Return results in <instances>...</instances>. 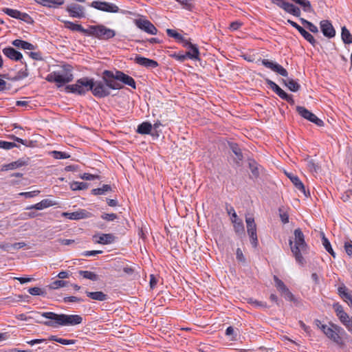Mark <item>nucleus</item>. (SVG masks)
<instances>
[{
	"mask_svg": "<svg viewBox=\"0 0 352 352\" xmlns=\"http://www.w3.org/2000/svg\"><path fill=\"white\" fill-rule=\"evenodd\" d=\"M41 316L51 321H45L43 324L48 327L74 326L82 322V318L79 315L58 314L54 312H43Z\"/></svg>",
	"mask_w": 352,
	"mask_h": 352,
	"instance_id": "obj_1",
	"label": "nucleus"
},
{
	"mask_svg": "<svg viewBox=\"0 0 352 352\" xmlns=\"http://www.w3.org/2000/svg\"><path fill=\"white\" fill-rule=\"evenodd\" d=\"M289 245L296 261L303 265L305 263L303 254L307 252L308 246L305 241V235L300 228L294 231V237L289 239Z\"/></svg>",
	"mask_w": 352,
	"mask_h": 352,
	"instance_id": "obj_2",
	"label": "nucleus"
},
{
	"mask_svg": "<svg viewBox=\"0 0 352 352\" xmlns=\"http://www.w3.org/2000/svg\"><path fill=\"white\" fill-rule=\"evenodd\" d=\"M73 78L72 67L69 65H64L61 70L52 72L46 77L48 82H56L58 87L72 81Z\"/></svg>",
	"mask_w": 352,
	"mask_h": 352,
	"instance_id": "obj_3",
	"label": "nucleus"
},
{
	"mask_svg": "<svg viewBox=\"0 0 352 352\" xmlns=\"http://www.w3.org/2000/svg\"><path fill=\"white\" fill-rule=\"evenodd\" d=\"M322 331L331 340L339 346H343L344 342L342 336L346 334L345 331L340 326L329 322L327 327H322Z\"/></svg>",
	"mask_w": 352,
	"mask_h": 352,
	"instance_id": "obj_4",
	"label": "nucleus"
},
{
	"mask_svg": "<svg viewBox=\"0 0 352 352\" xmlns=\"http://www.w3.org/2000/svg\"><path fill=\"white\" fill-rule=\"evenodd\" d=\"M100 40H108L115 36L116 32L103 25H89L88 34Z\"/></svg>",
	"mask_w": 352,
	"mask_h": 352,
	"instance_id": "obj_5",
	"label": "nucleus"
},
{
	"mask_svg": "<svg viewBox=\"0 0 352 352\" xmlns=\"http://www.w3.org/2000/svg\"><path fill=\"white\" fill-rule=\"evenodd\" d=\"M90 78L87 77L78 79L75 84L67 85L65 89L69 93L85 95L90 91Z\"/></svg>",
	"mask_w": 352,
	"mask_h": 352,
	"instance_id": "obj_6",
	"label": "nucleus"
},
{
	"mask_svg": "<svg viewBox=\"0 0 352 352\" xmlns=\"http://www.w3.org/2000/svg\"><path fill=\"white\" fill-rule=\"evenodd\" d=\"M90 91L93 95L97 98H105L110 95L111 92L104 80L94 81L93 78H90Z\"/></svg>",
	"mask_w": 352,
	"mask_h": 352,
	"instance_id": "obj_7",
	"label": "nucleus"
},
{
	"mask_svg": "<svg viewBox=\"0 0 352 352\" xmlns=\"http://www.w3.org/2000/svg\"><path fill=\"white\" fill-rule=\"evenodd\" d=\"M102 79L104 80L108 89H121L123 85L119 82L117 78V70L113 72L110 70H104L102 72Z\"/></svg>",
	"mask_w": 352,
	"mask_h": 352,
	"instance_id": "obj_8",
	"label": "nucleus"
},
{
	"mask_svg": "<svg viewBox=\"0 0 352 352\" xmlns=\"http://www.w3.org/2000/svg\"><path fill=\"white\" fill-rule=\"evenodd\" d=\"M91 6L107 12L117 13L120 12L119 8L116 4L107 1H94L91 3Z\"/></svg>",
	"mask_w": 352,
	"mask_h": 352,
	"instance_id": "obj_9",
	"label": "nucleus"
},
{
	"mask_svg": "<svg viewBox=\"0 0 352 352\" xmlns=\"http://www.w3.org/2000/svg\"><path fill=\"white\" fill-rule=\"evenodd\" d=\"M65 10L71 17L78 19H82L85 17V8L84 6L78 3H69L67 5Z\"/></svg>",
	"mask_w": 352,
	"mask_h": 352,
	"instance_id": "obj_10",
	"label": "nucleus"
},
{
	"mask_svg": "<svg viewBox=\"0 0 352 352\" xmlns=\"http://www.w3.org/2000/svg\"><path fill=\"white\" fill-rule=\"evenodd\" d=\"M297 112L305 119L314 123L318 126L324 125V122L318 118L314 113L309 111L304 107L298 106L296 107Z\"/></svg>",
	"mask_w": 352,
	"mask_h": 352,
	"instance_id": "obj_11",
	"label": "nucleus"
},
{
	"mask_svg": "<svg viewBox=\"0 0 352 352\" xmlns=\"http://www.w3.org/2000/svg\"><path fill=\"white\" fill-rule=\"evenodd\" d=\"M135 24L138 28L149 34L155 35L157 33V28L148 20L138 19L135 21Z\"/></svg>",
	"mask_w": 352,
	"mask_h": 352,
	"instance_id": "obj_12",
	"label": "nucleus"
},
{
	"mask_svg": "<svg viewBox=\"0 0 352 352\" xmlns=\"http://www.w3.org/2000/svg\"><path fill=\"white\" fill-rule=\"evenodd\" d=\"M261 63L265 67L270 69L273 72L278 73L282 76L286 77L288 76L287 71L280 65L275 62H273L268 59H263L261 60Z\"/></svg>",
	"mask_w": 352,
	"mask_h": 352,
	"instance_id": "obj_13",
	"label": "nucleus"
},
{
	"mask_svg": "<svg viewBox=\"0 0 352 352\" xmlns=\"http://www.w3.org/2000/svg\"><path fill=\"white\" fill-rule=\"evenodd\" d=\"M62 215L71 220H79L92 217L91 212L84 209H80L73 212H63Z\"/></svg>",
	"mask_w": 352,
	"mask_h": 352,
	"instance_id": "obj_14",
	"label": "nucleus"
},
{
	"mask_svg": "<svg viewBox=\"0 0 352 352\" xmlns=\"http://www.w3.org/2000/svg\"><path fill=\"white\" fill-rule=\"evenodd\" d=\"M134 61L136 64L144 67L147 69H153L158 67V63L153 59L145 58L140 55H136Z\"/></svg>",
	"mask_w": 352,
	"mask_h": 352,
	"instance_id": "obj_15",
	"label": "nucleus"
},
{
	"mask_svg": "<svg viewBox=\"0 0 352 352\" xmlns=\"http://www.w3.org/2000/svg\"><path fill=\"white\" fill-rule=\"evenodd\" d=\"M320 26L323 35L327 38H333L336 35V30L331 23L328 20L321 21Z\"/></svg>",
	"mask_w": 352,
	"mask_h": 352,
	"instance_id": "obj_16",
	"label": "nucleus"
},
{
	"mask_svg": "<svg viewBox=\"0 0 352 352\" xmlns=\"http://www.w3.org/2000/svg\"><path fill=\"white\" fill-rule=\"evenodd\" d=\"M28 162L29 158H20L15 162H12L10 164L3 165L1 167V170L7 171L10 170H14L15 168L28 165Z\"/></svg>",
	"mask_w": 352,
	"mask_h": 352,
	"instance_id": "obj_17",
	"label": "nucleus"
},
{
	"mask_svg": "<svg viewBox=\"0 0 352 352\" xmlns=\"http://www.w3.org/2000/svg\"><path fill=\"white\" fill-rule=\"evenodd\" d=\"M3 54L12 60H20L23 58L22 54L12 47H7L3 49Z\"/></svg>",
	"mask_w": 352,
	"mask_h": 352,
	"instance_id": "obj_18",
	"label": "nucleus"
},
{
	"mask_svg": "<svg viewBox=\"0 0 352 352\" xmlns=\"http://www.w3.org/2000/svg\"><path fill=\"white\" fill-rule=\"evenodd\" d=\"M117 78L121 84L124 83L131 87L133 89H135V82L131 76L125 74L124 72L121 71L117 70Z\"/></svg>",
	"mask_w": 352,
	"mask_h": 352,
	"instance_id": "obj_19",
	"label": "nucleus"
},
{
	"mask_svg": "<svg viewBox=\"0 0 352 352\" xmlns=\"http://www.w3.org/2000/svg\"><path fill=\"white\" fill-rule=\"evenodd\" d=\"M54 205H55V203L53 201H52L50 199H43L41 201H40L36 204L28 206L26 208V209L27 210L36 209V210H41L49 208L50 206H53Z\"/></svg>",
	"mask_w": 352,
	"mask_h": 352,
	"instance_id": "obj_20",
	"label": "nucleus"
},
{
	"mask_svg": "<svg viewBox=\"0 0 352 352\" xmlns=\"http://www.w3.org/2000/svg\"><path fill=\"white\" fill-rule=\"evenodd\" d=\"M287 177L290 179L291 182L295 186L296 189H298L301 192L304 193L305 195L307 196L305 187L304 184L302 183V182L300 180L298 177L296 175H294L292 173L287 174Z\"/></svg>",
	"mask_w": 352,
	"mask_h": 352,
	"instance_id": "obj_21",
	"label": "nucleus"
},
{
	"mask_svg": "<svg viewBox=\"0 0 352 352\" xmlns=\"http://www.w3.org/2000/svg\"><path fill=\"white\" fill-rule=\"evenodd\" d=\"M12 44L17 48L23 49V50H33L35 49V46L32 43L21 40V39H15L12 42Z\"/></svg>",
	"mask_w": 352,
	"mask_h": 352,
	"instance_id": "obj_22",
	"label": "nucleus"
},
{
	"mask_svg": "<svg viewBox=\"0 0 352 352\" xmlns=\"http://www.w3.org/2000/svg\"><path fill=\"white\" fill-rule=\"evenodd\" d=\"M65 27L72 31H77L85 34H88V28L85 29L81 25L76 24L73 22L65 21H64Z\"/></svg>",
	"mask_w": 352,
	"mask_h": 352,
	"instance_id": "obj_23",
	"label": "nucleus"
},
{
	"mask_svg": "<svg viewBox=\"0 0 352 352\" xmlns=\"http://www.w3.org/2000/svg\"><path fill=\"white\" fill-rule=\"evenodd\" d=\"M87 296L90 298L98 301H104L107 300L108 296L102 292H85Z\"/></svg>",
	"mask_w": 352,
	"mask_h": 352,
	"instance_id": "obj_24",
	"label": "nucleus"
},
{
	"mask_svg": "<svg viewBox=\"0 0 352 352\" xmlns=\"http://www.w3.org/2000/svg\"><path fill=\"white\" fill-rule=\"evenodd\" d=\"M273 3L283 9L285 12L291 14L295 6L284 0H273Z\"/></svg>",
	"mask_w": 352,
	"mask_h": 352,
	"instance_id": "obj_25",
	"label": "nucleus"
},
{
	"mask_svg": "<svg viewBox=\"0 0 352 352\" xmlns=\"http://www.w3.org/2000/svg\"><path fill=\"white\" fill-rule=\"evenodd\" d=\"M273 3L283 9L285 12L291 14L295 6L284 0H273Z\"/></svg>",
	"mask_w": 352,
	"mask_h": 352,
	"instance_id": "obj_26",
	"label": "nucleus"
},
{
	"mask_svg": "<svg viewBox=\"0 0 352 352\" xmlns=\"http://www.w3.org/2000/svg\"><path fill=\"white\" fill-rule=\"evenodd\" d=\"M153 126L148 122H144L138 126L136 130L137 133L142 135L150 134L152 130Z\"/></svg>",
	"mask_w": 352,
	"mask_h": 352,
	"instance_id": "obj_27",
	"label": "nucleus"
},
{
	"mask_svg": "<svg viewBox=\"0 0 352 352\" xmlns=\"http://www.w3.org/2000/svg\"><path fill=\"white\" fill-rule=\"evenodd\" d=\"M36 3L49 8L56 7L64 3V0H34Z\"/></svg>",
	"mask_w": 352,
	"mask_h": 352,
	"instance_id": "obj_28",
	"label": "nucleus"
},
{
	"mask_svg": "<svg viewBox=\"0 0 352 352\" xmlns=\"http://www.w3.org/2000/svg\"><path fill=\"white\" fill-rule=\"evenodd\" d=\"M280 98L283 100H286L287 102H289L290 104H293L294 102L292 96L287 94L286 92H285L279 86L276 88V89L274 91Z\"/></svg>",
	"mask_w": 352,
	"mask_h": 352,
	"instance_id": "obj_29",
	"label": "nucleus"
},
{
	"mask_svg": "<svg viewBox=\"0 0 352 352\" xmlns=\"http://www.w3.org/2000/svg\"><path fill=\"white\" fill-rule=\"evenodd\" d=\"M283 81L284 84L288 87V89L292 91L296 92L300 88V85L292 78L283 80Z\"/></svg>",
	"mask_w": 352,
	"mask_h": 352,
	"instance_id": "obj_30",
	"label": "nucleus"
},
{
	"mask_svg": "<svg viewBox=\"0 0 352 352\" xmlns=\"http://www.w3.org/2000/svg\"><path fill=\"white\" fill-rule=\"evenodd\" d=\"M341 38L344 44L352 43V34L345 26L342 28Z\"/></svg>",
	"mask_w": 352,
	"mask_h": 352,
	"instance_id": "obj_31",
	"label": "nucleus"
},
{
	"mask_svg": "<svg viewBox=\"0 0 352 352\" xmlns=\"http://www.w3.org/2000/svg\"><path fill=\"white\" fill-rule=\"evenodd\" d=\"M115 241V236L111 234H102L97 243L101 244H110Z\"/></svg>",
	"mask_w": 352,
	"mask_h": 352,
	"instance_id": "obj_32",
	"label": "nucleus"
},
{
	"mask_svg": "<svg viewBox=\"0 0 352 352\" xmlns=\"http://www.w3.org/2000/svg\"><path fill=\"white\" fill-rule=\"evenodd\" d=\"M188 58L192 60H199V51L198 47L193 44L187 52Z\"/></svg>",
	"mask_w": 352,
	"mask_h": 352,
	"instance_id": "obj_33",
	"label": "nucleus"
},
{
	"mask_svg": "<svg viewBox=\"0 0 352 352\" xmlns=\"http://www.w3.org/2000/svg\"><path fill=\"white\" fill-rule=\"evenodd\" d=\"M78 274L82 276L84 278L89 279L93 281H96L99 279L98 275L94 272L85 270H80Z\"/></svg>",
	"mask_w": 352,
	"mask_h": 352,
	"instance_id": "obj_34",
	"label": "nucleus"
},
{
	"mask_svg": "<svg viewBox=\"0 0 352 352\" xmlns=\"http://www.w3.org/2000/svg\"><path fill=\"white\" fill-rule=\"evenodd\" d=\"M247 232L250 238V242L254 248H256L258 245V238L256 234V228L253 229H247Z\"/></svg>",
	"mask_w": 352,
	"mask_h": 352,
	"instance_id": "obj_35",
	"label": "nucleus"
},
{
	"mask_svg": "<svg viewBox=\"0 0 352 352\" xmlns=\"http://www.w3.org/2000/svg\"><path fill=\"white\" fill-rule=\"evenodd\" d=\"M112 188L110 185L104 184L101 188H94L91 190V193L94 195H104L107 192L111 191Z\"/></svg>",
	"mask_w": 352,
	"mask_h": 352,
	"instance_id": "obj_36",
	"label": "nucleus"
},
{
	"mask_svg": "<svg viewBox=\"0 0 352 352\" xmlns=\"http://www.w3.org/2000/svg\"><path fill=\"white\" fill-rule=\"evenodd\" d=\"M232 222L234 223V228L238 234H242L244 233V226L241 220L238 221V218L232 219Z\"/></svg>",
	"mask_w": 352,
	"mask_h": 352,
	"instance_id": "obj_37",
	"label": "nucleus"
},
{
	"mask_svg": "<svg viewBox=\"0 0 352 352\" xmlns=\"http://www.w3.org/2000/svg\"><path fill=\"white\" fill-rule=\"evenodd\" d=\"M89 184L85 182H73L70 184V188L72 190H80L87 189Z\"/></svg>",
	"mask_w": 352,
	"mask_h": 352,
	"instance_id": "obj_38",
	"label": "nucleus"
},
{
	"mask_svg": "<svg viewBox=\"0 0 352 352\" xmlns=\"http://www.w3.org/2000/svg\"><path fill=\"white\" fill-rule=\"evenodd\" d=\"M322 245H323L324 248H325V250L332 256L335 257L336 256V254H335L334 251L333 250V249L331 248V243H330L329 241L328 240V239L326 238V236H324V234H322Z\"/></svg>",
	"mask_w": 352,
	"mask_h": 352,
	"instance_id": "obj_39",
	"label": "nucleus"
},
{
	"mask_svg": "<svg viewBox=\"0 0 352 352\" xmlns=\"http://www.w3.org/2000/svg\"><path fill=\"white\" fill-rule=\"evenodd\" d=\"M300 21L303 25H305L309 30L312 33H317L318 32V27L316 26L314 24H313L311 22L301 18Z\"/></svg>",
	"mask_w": 352,
	"mask_h": 352,
	"instance_id": "obj_40",
	"label": "nucleus"
},
{
	"mask_svg": "<svg viewBox=\"0 0 352 352\" xmlns=\"http://www.w3.org/2000/svg\"><path fill=\"white\" fill-rule=\"evenodd\" d=\"M68 285L67 281L63 280H56L51 283L48 287L51 289H57L60 287H65Z\"/></svg>",
	"mask_w": 352,
	"mask_h": 352,
	"instance_id": "obj_41",
	"label": "nucleus"
},
{
	"mask_svg": "<svg viewBox=\"0 0 352 352\" xmlns=\"http://www.w3.org/2000/svg\"><path fill=\"white\" fill-rule=\"evenodd\" d=\"M335 311L341 322H343L346 318H348L349 315L344 311L341 305H336Z\"/></svg>",
	"mask_w": 352,
	"mask_h": 352,
	"instance_id": "obj_42",
	"label": "nucleus"
},
{
	"mask_svg": "<svg viewBox=\"0 0 352 352\" xmlns=\"http://www.w3.org/2000/svg\"><path fill=\"white\" fill-rule=\"evenodd\" d=\"M274 280L275 287L280 293L283 292L287 288H288L285 284L278 278V276H274Z\"/></svg>",
	"mask_w": 352,
	"mask_h": 352,
	"instance_id": "obj_43",
	"label": "nucleus"
},
{
	"mask_svg": "<svg viewBox=\"0 0 352 352\" xmlns=\"http://www.w3.org/2000/svg\"><path fill=\"white\" fill-rule=\"evenodd\" d=\"M231 149L236 157V162L239 163V162L242 161L243 157V154L241 148L238 146V145L236 144H232Z\"/></svg>",
	"mask_w": 352,
	"mask_h": 352,
	"instance_id": "obj_44",
	"label": "nucleus"
},
{
	"mask_svg": "<svg viewBox=\"0 0 352 352\" xmlns=\"http://www.w3.org/2000/svg\"><path fill=\"white\" fill-rule=\"evenodd\" d=\"M50 155L54 158V159H67L70 157L69 154L65 152L62 151H53L50 152Z\"/></svg>",
	"mask_w": 352,
	"mask_h": 352,
	"instance_id": "obj_45",
	"label": "nucleus"
},
{
	"mask_svg": "<svg viewBox=\"0 0 352 352\" xmlns=\"http://www.w3.org/2000/svg\"><path fill=\"white\" fill-rule=\"evenodd\" d=\"M3 11L4 12V13H6V14H8V16L12 17V18H14V19H19V14H20V11L17 10H14V9H11V8H4L3 10Z\"/></svg>",
	"mask_w": 352,
	"mask_h": 352,
	"instance_id": "obj_46",
	"label": "nucleus"
},
{
	"mask_svg": "<svg viewBox=\"0 0 352 352\" xmlns=\"http://www.w3.org/2000/svg\"><path fill=\"white\" fill-rule=\"evenodd\" d=\"M305 40H307L310 44H311L313 46H315L316 44V41L314 38V36L309 33L305 30L300 34Z\"/></svg>",
	"mask_w": 352,
	"mask_h": 352,
	"instance_id": "obj_47",
	"label": "nucleus"
},
{
	"mask_svg": "<svg viewBox=\"0 0 352 352\" xmlns=\"http://www.w3.org/2000/svg\"><path fill=\"white\" fill-rule=\"evenodd\" d=\"M166 33H167L168 36L174 38L178 42H179L181 40H182L183 36L182 34H180L179 33L177 32L174 30L167 29L166 30Z\"/></svg>",
	"mask_w": 352,
	"mask_h": 352,
	"instance_id": "obj_48",
	"label": "nucleus"
},
{
	"mask_svg": "<svg viewBox=\"0 0 352 352\" xmlns=\"http://www.w3.org/2000/svg\"><path fill=\"white\" fill-rule=\"evenodd\" d=\"M17 145L14 142H6L0 140V148L6 150H10L14 147H16Z\"/></svg>",
	"mask_w": 352,
	"mask_h": 352,
	"instance_id": "obj_49",
	"label": "nucleus"
},
{
	"mask_svg": "<svg viewBox=\"0 0 352 352\" xmlns=\"http://www.w3.org/2000/svg\"><path fill=\"white\" fill-rule=\"evenodd\" d=\"M18 19H20L28 24H32L34 23L33 19L28 14L25 12H20Z\"/></svg>",
	"mask_w": 352,
	"mask_h": 352,
	"instance_id": "obj_50",
	"label": "nucleus"
},
{
	"mask_svg": "<svg viewBox=\"0 0 352 352\" xmlns=\"http://www.w3.org/2000/svg\"><path fill=\"white\" fill-rule=\"evenodd\" d=\"M28 75H29V73L28 71L27 65H25L24 69H21V70H19L16 76H15V79L16 80L23 79V78L28 77Z\"/></svg>",
	"mask_w": 352,
	"mask_h": 352,
	"instance_id": "obj_51",
	"label": "nucleus"
},
{
	"mask_svg": "<svg viewBox=\"0 0 352 352\" xmlns=\"http://www.w3.org/2000/svg\"><path fill=\"white\" fill-rule=\"evenodd\" d=\"M170 56L179 62H184L187 58H188V56H187V52L186 54L173 53V54H170Z\"/></svg>",
	"mask_w": 352,
	"mask_h": 352,
	"instance_id": "obj_52",
	"label": "nucleus"
},
{
	"mask_svg": "<svg viewBox=\"0 0 352 352\" xmlns=\"http://www.w3.org/2000/svg\"><path fill=\"white\" fill-rule=\"evenodd\" d=\"M28 292L32 296H43L45 294V292L41 288L37 287L30 288L28 289Z\"/></svg>",
	"mask_w": 352,
	"mask_h": 352,
	"instance_id": "obj_53",
	"label": "nucleus"
},
{
	"mask_svg": "<svg viewBox=\"0 0 352 352\" xmlns=\"http://www.w3.org/2000/svg\"><path fill=\"white\" fill-rule=\"evenodd\" d=\"M250 168L251 170L252 174L254 177H257L259 175L258 169L257 166V164L256 162L252 161L249 163Z\"/></svg>",
	"mask_w": 352,
	"mask_h": 352,
	"instance_id": "obj_54",
	"label": "nucleus"
},
{
	"mask_svg": "<svg viewBox=\"0 0 352 352\" xmlns=\"http://www.w3.org/2000/svg\"><path fill=\"white\" fill-rule=\"evenodd\" d=\"M281 295L285 298L286 300L288 301H294L295 298L293 294L289 291L288 288H287L283 292L280 293Z\"/></svg>",
	"mask_w": 352,
	"mask_h": 352,
	"instance_id": "obj_55",
	"label": "nucleus"
},
{
	"mask_svg": "<svg viewBox=\"0 0 352 352\" xmlns=\"http://www.w3.org/2000/svg\"><path fill=\"white\" fill-rule=\"evenodd\" d=\"M11 139H12L14 142L21 143L26 146H32V141H28L25 140H23L21 138H19L16 136L12 135Z\"/></svg>",
	"mask_w": 352,
	"mask_h": 352,
	"instance_id": "obj_56",
	"label": "nucleus"
},
{
	"mask_svg": "<svg viewBox=\"0 0 352 352\" xmlns=\"http://www.w3.org/2000/svg\"><path fill=\"white\" fill-rule=\"evenodd\" d=\"M278 211H279V215H280V218L281 219V221L283 223H288L289 222V215L287 213V212L284 211V210L283 208H280L278 209Z\"/></svg>",
	"mask_w": 352,
	"mask_h": 352,
	"instance_id": "obj_57",
	"label": "nucleus"
},
{
	"mask_svg": "<svg viewBox=\"0 0 352 352\" xmlns=\"http://www.w3.org/2000/svg\"><path fill=\"white\" fill-rule=\"evenodd\" d=\"M245 222L247 225V229H253L256 228V225L253 217H246Z\"/></svg>",
	"mask_w": 352,
	"mask_h": 352,
	"instance_id": "obj_58",
	"label": "nucleus"
},
{
	"mask_svg": "<svg viewBox=\"0 0 352 352\" xmlns=\"http://www.w3.org/2000/svg\"><path fill=\"white\" fill-rule=\"evenodd\" d=\"M101 218L108 221H113L117 218V215L114 213H103Z\"/></svg>",
	"mask_w": 352,
	"mask_h": 352,
	"instance_id": "obj_59",
	"label": "nucleus"
},
{
	"mask_svg": "<svg viewBox=\"0 0 352 352\" xmlns=\"http://www.w3.org/2000/svg\"><path fill=\"white\" fill-rule=\"evenodd\" d=\"M40 193V190H34L30 192H21L19 195L23 196L25 198H31L37 196Z\"/></svg>",
	"mask_w": 352,
	"mask_h": 352,
	"instance_id": "obj_60",
	"label": "nucleus"
},
{
	"mask_svg": "<svg viewBox=\"0 0 352 352\" xmlns=\"http://www.w3.org/2000/svg\"><path fill=\"white\" fill-rule=\"evenodd\" d=\"M300 6L302 7V9L305 12H311L312 11L311 3L308 0H302V3H301Z\"/></svg>",
	"mask_w": 352,
	"mask_h": 352,
	"instance_id": "obj_61",
	"label": "nucleus"
},
{
	"mask_svg": "<svg viewBox=\"0 0 352 352\" xmlns=\"http://www.w3.org/2000/svg\"><path fill=\"white\" fill-rule=\"evenodd\" d=\"M342 323L346 327L349 331L352 333V317L348 316Z\"/></svg>",
	"mask_w": 352,
	"mask_h": 352,
	"instance_id": "obj_62",
	"label": "nucleus"
},
{
	"mask_svg": "<svg viewBox=\"0 0 352 352\" xmlns=\"http://www.w3.org/2000/svg\"><path fill=\"white\" fill-rule=\"evenodd\" d=\"M309 169L311 171L317 173L320 168L319 166L316 164L314 160H310L307 163Z\"/></svg>",
	"mask_w": 352,
	"mask_h": 352,
	"instance_id": "obj_63",
	"label": "nucleus"
},
{
	"mask_svg": "<svg viewBox=\"0 0 352 352\" xmlns=\"http://www.w3.org/2000/svg\"><path fill=\"white\" fill-rule=\"evenodd\" d=\"M82 301V300L81 298L76 296H67L63 298L64 302H79Z\"/></svg>",
	"mask_w": 352,
	"mask_h": 352,
	"instance_id": "obj_64",
	"label": "nucleus"
}]
</instances>
